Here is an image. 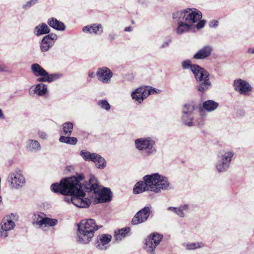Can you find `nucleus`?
Masks as SVG:
<instances>
[{"instance_id": "f257e3e1", "label": "nucleus", "mask_w": 254, "mask_h": 254, "mask_svg": "<svg viewBox=\"0 0 254 254\" xmlns=\"http://www.w3.org/2000/svg\"><path fill=\"white\" fill-rule=\"evenodd\" d=\"M84 182L83 175L77 174L76 176L62 180L59 184H52L51 189L55 192L69 195L64 197V201L71 202L77 207H88L93 201L104 202L111 200L110 190L104 188L101 190L95 177L90 176L88 183Z\"/></svg>"}, {"instance_id": "f03ea898", "label": "nucleus", "mask_w": 254, "mask_h": 254, "mask_svg": "<svg viewBox=\"0 0 254 254\" xmlns=\"http://www.w3.org/2000/svg\"><path fill=\"white\" fill-rule=\"evenodd\" d=\"M145 179L150 191L159 193L162 190H168L171 188L168 179L158 173L145 175Z\"/></svg>"}, {"instance_id": "7ed1b4c3", "label": "nucleus", "mask_w": 254, "mask_h": 254, "mask_svg": "<svg viewBox=\"0 0 254 254\" xmlns=\"http://www.w3.org/2000/svg\"><path fill=\"white\" fill-rule=\"evenodd\" d=\"M198 107L193 102H188L184 105L182 107V115L181 117L183 123L188 127H192L196 125L201 126L202 122H197L195 120V112Z\"/></svg>"}, {"instance_id": "20e7f679", "label": "nucleus", "mask_w": 254, "mask_h": 254, "mask_svg": "<svg viewBox=\"0 0 254 254\" xmlns=\"http://www.w3.org/2000/svg\"><path fill=\"white\" fill-rule=\"evenodd\" d=\"M201 13L195 8H188L173 13L174 19H183L191 26L201 18Z\"/></svg>"}, {"instance_id": "39448f33", "label": "nucleus", "mask_w": 254, "mask_h": 254, "mask_svg": "<svg viewBox=\"0 0 254 254\" xmlns=\"http://www.w3.org/2000/svg\"><path fill=\"white\" fill-rule=\"evenodd\" d=\"M10 188L12 190H18L23 187L26 184V179L22 171L17 170L10 173L7 179Z\"/></svg>"}, {"instance_id": "423d86ee", "label": "nucleus", "mask_w": 254, "mask_h": 254, "mask_svg": "<svg viewBox=\"0 0 254 254\" xmlns=\"http://www.w3.org/2000/svg\"><path fill=\"white\" fill-rule=\"evenodd\" d=\"M136 148L139 151H145L148 155L156 152L155 141L150 137L139 138L134 142Z\"/></svg>"}, {"instance_id": "0eeeda50", "label": "nucleus", "mask_w": 254, "mask_h": 254, "mask_svg": "<svg viewBox=\"0 0 254 254\" xmlns=\"http://www.w3.org/2000/svg\"><path fill=\"white\" fill-rule=\"evenodd\" d=\"M195 77L200 82L197 87L198 91L200 92L204 93L210 87L211 84L209 80V74L204 69L200 72H197Z\"/></svg>"}, {"instance_id": "6e6552de", "label": "nucleus", "mask_w": 254, "mask_h": 254, "mask_svg": "<svg viewBox=\"0 0 254 254\" xmlns=\"http://www.w3.org/2000/svg\"><path fill=\"white\" fill-rule=\"evenodd\" d=\"M163 236L158 233H153L145 239V249L151 254H155V249L160 243Z\"/></svg>"}, {"instance_id": "1a4fd4ad", "label": "nucleus", "mask_w": 254, "mask_h": 254, "mask_svg": "<svg viewBox=\"0 0 254 254\" xmlns=\"http://www.w3.org/2000/svg\"><path fill=\"white\" fill-rule=\"evenodd\" d=\"M233 86L236 91L241 95H249L252 91V87L250 83L242 79L235 80Z\"/></svg>"}, {"instance_id": "9d476101", "label": "nucleus", "mask_w": 254, "mask_h": 254, "mask_svg": "<svg viewBox=\"0 0 254 254\" xmlns=\"http://www.w3.org/2000/svg\"><path fill=\"white\" fill-rule=\"evenodd\" d=\"M151 208V207L146 206L138 211L132 219V224L135 225L146 221L149 216Z\"/></svg>"}, {"instance_id": "9b49d317", "label": "nucleus", "mask_w": 254, "mask_h": 254, "mask_svg": "<svg viewBox=\"0 0 254 254\" xmlns=\"http://www.w3.org/2000/svg\"><path fill=\"white\" fill-rule=\"evenodd\" d=\"M219 104L217 102L212 100H208L204 102L202 107L198 109L200 118L203 120L206 117V114L205 110L209 112H212L216 110Z\"/></svg>"}, {"instance_id": "f8f14e48", "label": "nucleus", "mask_w": 254, "mask_h": 254, "mask_svg": "<svg viewBox=\"0 0 254 254\" xmlns=\"http://www.w3.org/2000/svg\"><path fill=\"white\" fill-rule=\"evenodd\" d=\"M0 225L1 230L0 231V237L6 238L8 236L7 231L14 228L15 223L9 216H6L2 219Z\"/></svg>"}, {"instance_id": "ddd939ff", "label": "nucleus", "mask_w": 254, "mask_h": 254, "mask_svg": "<svg viewBox=\"0 0 254 254\" xmlns=\"http://www.w3.org/2000/svg\"><path fill=\"white\" fill-rule=\"evenodd\" d=\"M78 229L88 232L94 236V232L98 229V227L96 225L94 220L89 219L82 220L78 224Z\"/></svg>"}, {"instance_id": "4468645a", "label": "nucleus", "mask_w": 254, "mask_h": 254, "mask_svg": "<svg viewBox=\"0 0 254 254\" xmlns=\"http://www.w3.org/2000/svg\"><path fill=\"white\" fill-rule=\"evenodd\" d=\"M112 236L108 234H101L96 238L95 246L99 250H105L109 246L112 240Z\"/></svg>"}, {"instance_id": "2eb2a0df", "label": "nucleus", "mask_w": 254, "mask_h": 254, "mask_svg": "<svg viewBox=\"0 0 254 254\" xmlns=\"http://www.w3.org/2000/svg\"><path fill=\"white\" fill-rule=\"evenodd\" d=\"M96 75L99 81L103 83H108L111 80L113 73L109 68L104 66L98 69Z\"/></svg>"}, {"instance_id": "dca6fc26", "label": "nucleus", "mask_w": 254, "mask_h": 254, "mask_svg": "<svg viewBox=\"0 0 254 254\" xmlns=\"http://www.w3.org/2000/svg\"><path fill=\"white\" fill-rule=\"evenodd\" d=\"M148 93L147 87H140L132 92L131 97L135 102L140 104L148 96Z\"/></svg>"}, {"instance_id": "f3484780", "label": "nucleus", "mask_w": 254, "mask_h": 254, "mask_svg": "<svg viewBox=\"0 0 254 254\" xmlns=\"http://www.w3.org/2000/svg\"><path fill=\"white\" fill-rule=\"evenodd\" d=\"M57 39V37L56 35L50 34L45 36L41 42V51L44 52L48 51L53 46Z\"/></svg>"}, {"instance_id": "a211bd4d", "label": "nucleus", "mask_w": 254, "mask_h": 254, "mask_svg": "<svg viewBox=\"0 0 254 254\" xmlns=\"http://www.w3.org/2000/svg\"><path fill=\"white\" fill-rule=\"evenodd\" d=\"M30 95L36 94L39 96H44L48 93V88L46 84L39 83L32 86L29 89Z\"/></svg>"}, {"instance_id": "6ab92c4d", "label": "nucleus", "mask_w": 254, "mask_h": 254, "mask_svg": "<svg viewBox=\"0 0 254 254\" xmlns=\"http://www.w3.org/2000/svg\"><path fill=\"white\" fill-rule=\"evenodd\" d=\"M93 235L90 233L78 229L77 232V241L81 244H87L91 241Z\"/></svg>"}, {"instance_id": "aec40b11", "label": "nucleus", "mask_w": 254, "mask_h": 254, "mask_svg": "<svg viewBox=\"0 0 254 254\" xmlns=\"http://www.w3.org/2000/svg\"><path fill=\"white\" fill-rule=\"evenodd\" d=\"M212 50V47L211 46H204L194 55L193 58L196 60L205 59L210 56Z\"/></svg>"}, {"instance_id": "412c9836", "label": "nucleus", "mask_w": 254, "mask_h": 254, "mask_svg": "<svg viewBox=\"0 0 254 254\" xmlns=\"http://www.w3.org/2000/svg\"><path fill=\"white\" fill-rule=\"evenodd\" d=\"M82 31L85 33L98 35H101L103 32L102 26L100 24H94L91 26H84L82 28Z\"/></svg>"}, {"instance_id": "4be33fe9", "label": "nucleus", "mask_w": 254, "mask_h": 254, "mask_svg": "<svg viewBox=\"0 0 254 254\" xmlns=\"http://www.w3.org/2000/svg\"><path fill=\"white\" fill-rule=\"evenodd\" d=\"M143 181H139L135 185L133 188L134 193L138 194L145 191H150L145 179V176L143 177Z\"/></svg>"}, {"instance_id": "5701e85b", "label": "nucleus", "mask_w": 254, "mask_h": 254, "mask_svg": "<svg viewBox=\"0 0 254 254\" xmlns=\"http://www.w3.org/2000/svg\"><path fill=\"white\" fill-rule=\"evenodd\" d=\"M182 67L184 69H187L190 68L194 76H195L197 72H200L204 68L200 67L199 65L192 64L190 60H186L182 63Z\"/></svg>"}, {"instance_id": "b1692460", "label": "nucleus", "mask_w": 254, "mask_h": 254, "mask_svg": "<svg viewBox=\"0 0 254 254\" xmlns=\"http://www.w3.org/2000/svg\"><path fill=\"white\" fill-rule=\"evenodd\" d=\"M26 148L28 151L36 152L40 150L41 145L37 140L30 139L27 141Z\"/></svg>"}, {"instance_id": "393cba45", "label": "nucleus", "mask_w": 254, "mask_h": 254, "mask_svg": "<svg viewBox=\"0 0 254 254\" xmlns=\"http://www.w3.org/2000/svg\"><path fill=\"white\" fill-rule=\"evenodd\" d=\"M48 24L50 26L57 30L64 31L65 29L64 24L55 18H49L48 20Z\"/></svg>"}, {"instance_id": "a878e982", "label": "nucleus", "mask_w": 254, "mask_h": 254, "mask_svg": "<svg viewBox=\"0 0 254 254\" xmlns=\"http://www.w3.org/2000/svg\"><path fill=\"white\" fill-rule=\"evenodd\" d=\"M178 21V27L176 31L178 34L181 35L189 30L191 25L183 19H176Z\"/></svg>"}, {"instance_id": "bb28decb", "label": "nucleus", "mask_w": 254, "mask_h": 254, "mask_svg": "<svg viewBox=\"0 0 254 254\" xmlns=\"http://www.w3.org/2000/svg\"><path fill=\"white\" fill-rule=\"evenodd\" d=\"M50 29L45 23H42L37 25L34 30V33L37 36L50 33Z\"/></svg>"}, {"instance_id": "cd10ccee", "label": "nucleus", "mask_w": 254, "mask_h": 254, "mask_svg": "<svg viewBox=\"0 0 254 254\" xmlns=\"http://www.w3.org/2000/svg\"><path fill=\"white\" fill-rule=\"evenodd\" d=\"M234 155V152L232 151H222L219 154V160L230 165Z\"/></svg>"}, {"instance_id": "c85d7f7f", "label": "nucleus", "mask_w": 254, "mask_h": 254, "mask_svg": "<svg viewBox=\"0 0 254 254\" xmlns=\"http://www.w3.org/2000/svg\"><path fill=\"white\" fill-rule=\"evenodd\" d=\"M31 69L36 76L47 75V71L38 64H32Z\"/></svg>"}, {"instance_id": "c756f323", "label": "nucleus", "mask_w": 254, "mask_h": 254, "mask_svg": "<svg viewBox=\"0 0 254 254\" xmlns=\"http://www.w3.org/2000/svg\"><path fill=\"white\" fill-rule=\"evenodd\" d=\"M97 153H91L86 150H82L80 152V156L86 161L93 162L96 159Z\"/></svg>"}, {"instance_id": "7c9ffc66", "label": "nucleus", "mask_w": 254, "mask_h": 254, "mask_svg": "<svg viewBox=\"0 0 254 254\" xmlns=\"http://www.w3.org/2000/svg\"><path fill=\"white\" fill-rule=\"evenodd\" d=\"M73 127V124L71 122H67L64 123L62 125V134L64 135L70 136L71 134Z\"/></svg>"}, {"instance_id": "2f4dec72", "label": "nucleus", "mask_w": 254, "mask_h": 254, "mask_svg": "<svg viewBox=\"0 0 254 254\" xmlns=\"http://www.w3.org/2000/svg\"><path fill=\"white\" fill-rule=\"evenodd\" d=\"M96 159L93 161L96 167L100 169H103L106 166V162L105 159L99 154H97Z\"/></svg>"}, {"instance_id": "473e14b6", "label": "nucleus", "mask_w": 254, "mask_h": 254, "mask_svg": "<svg viewBox=\"0 0 254 254\" xmlns=\"http://www.w3.org/2000/svg\"><path fill=\"white\" fill-rule=\"evenodd\" d=\"M66 136H61L59 138L60 142L70 145H75L77 143V139L76 137Z\"/></svg>"}, {"instance_id": "72a5a7b5", "label": "nucleus", "mask_w": 254, "mask_h": 254, "mask_svg": "<svg viewBox=\"0 0 254 254\" xmlns=\"http://www.w3.org/2000/svg\"><path fill=\"white\" fill-rule=\"evenodd\" d=\"M129 228H126L119 230L118 232H115V238L117 241H121L122 238L125 237L127 233L130 231Z\"/></svg>"}, {"instance_id": "f704fd0d", "label": "nucleus", "mask_w": 254, "mask_h": 254, "mask_svg": "<svg viewBox=\"0 0 254 254\" xmlns=\"http://www.w3.org/2000/svg\"><path fill=\"white\" fill-rule=\"evenodd\" d=\"M184 247L188 250H194L196 249L201 248L204 246L202 242H195L193 243H184Z\"/></svg>"}, {"instance_id": "c9c22d12", "label": "nucleus", "mask_w": 254, "mask_h": 254, "mask_svg": "<svg viewBox=\"0 0 254 254\" xmlns=\"http://www.w3.org/2000/svg\"><path fill=\"white\" fill-rule=\"evenodd\" d=\"M58 223V220L56 219H52L50 218L45 217L44 219L42 220L41 221V224H42V227L48 225L51 227H53L57 225Z\"/></svg>"}, {"instance_id": "e433bc0d", "label": "nucleus", "mask_w": 254, "mask_h": 254, "mask_svg": "<svg viewBox=\"0 0 254 254\" xmlns=\"http://www.w3.org/2000/svg\"><path fill=\"white\" fill-rule=\"evenodd\" d=\"M215 167L217 171L221 173L226 171L229 169L230 165L219 160L216 163Z\"/></svg>"}, {"instance_id": "4c0bfd02", "label": "nucleus", "mask_w": 254, "mask_h": 254, "mask_svg": "<svg viewBox=\"0 0 254 254\" xmlns=\"http://www.w3.org/2000/svg\"><path fill=\"white\" fill-rule=\"evenodd\" d=\"M42 214H41L40 213H35L33 214L32 217V220H33V223L36 224L37 225H39L42 227V224H41V221H42V220L44 219V217H43L41 215Z\"/></svg>"}, {"instance_id": "58836bf2", "label": "nucleus", "mask_w": 254, "mask_h": 254, "mask_svg": "<svg viewBox=\"0 0 254 254\" xmlns=\"http://www.w3.org/2000/svg\"><path fill=\"white\" fill-rule=\"evenodd\" d=\"M46 74V75H47L48 82H51L54 81H55L61 78L62 76V74L61 73H55L49 74L47 72Z\"/></svg>"}, {"instance_id": "ea45409f", "label": "nucleus", "mask_w": 254, "mask_h": 254, "mask_svg": "<svg viewBox=\"0 0 254 254\" xmlns=\"http://www.w3.org/2000/svg\"><path fill=\"white\" fill-rule=\"evenodd\" d=\"M97 104L105 110L109 111L111 109V106L107 100H99Z\"/></svg>"}, {"instance_id": "a19ab883", "label": "nucleus", "mask_w": 254, "mask_h": 254, "mask_svg": "<svg viewBox=\"0 0 254 254\" xmlns=\"http://www.w3.org/2000/svg\"><path fill=\"white\" fill-rule=\"evenodd\" d=\"M38 0H29L27 1L23 5V8L24 9H27L33 5L35 4L37 2Z\"/></svg>"}, {"instance_id": "79ce46f5", "label": "nucleus", "mask_w": 254, "mask_h": 254, "mask_svg": "<svg viewBox=\"0 0 254 254\" xmlns=\"http://www.w3.org/2000/svg\"><path fill=\"white\" fill-rule=\"evenodd\" d=\"M147 92H148V96L150 94H159L161 90L154 88H149L147 87Z\"/></svg>"}, {"instance_id": "37998d69", "label": "nucleus", "mask_w": 254, "mask_h": 254, "mask_svg": "<svg viewBox=\"0 0 254 254\" xmlns=\"http://www.w3.org/2000/svg\"><path fill=\"white\" fill-rule=\"evenodd\" d=\"M171 42L172 40L171 39L166 40L160 45L159 47L160 49H162L168 47Z\"/></svg>"}, {"instance_id": "c03bdc74", "label": "nucleus", "mask_w": 254, "mask_h": 254, "mask_svg": "<svg viewBox=\"0 0 254 254\" xmlns=\"http://www.w3.org/2000/svg\"><path fill=\"white\" fill-rule=\"evenodd\" d=\"M38 134L39 137L43 140H46L48 138V135L47 133L44 131L39 130L38 132Z\"/></svg>"}, {"instance_id": "a18cd8bd", "label": "nucleus", "mask_w": 254, "mask_h": 254, "mask_svg": "<svg viewBox=\"0 0 254 254\" xmlns=\"http://www.w3.org/2000/svg\"><path fill=\"white\" fill-rule=\"evenodd\" d=\"M175 214L181 218H184L185 217V213L180 207H177Z\"/></svg>"}, {"instance_id": "49530a36", "label": "nucleus", "mask_w": 254, "mask_h": 254, "mask_svg": "<svg viewBox=\"0 0 254 254\" xmlns=\"http://www.w3.org/2000/svg\"><path fill=\"white\" fill-rule=\"evenodd\" d=\"M37 79V81L39 82H48L47 75H42L40 76Z\"/></svg>"}, {"instance_id": "de8ad7c7", "label": "nucleus", "mask_w": 254, "mask_h": 254, "mask_svg": "<svg viewBox=\"0 0 254 254\" xmlns=\"http://www.w3.org/2000/svg\"><path fill=\"white\" fill-rule=\"evenodd\" d=\"M218 23L217 20H213L209 22V25L210 27H216L218 26Z\"/></svg>"}, {"instance_id": "09e8293b", "label": "nucleus", "mask_w": 254, "mask_h": 254, "mask_svg": "<svg viewBox=\"0 0 254 254\" xmlns=\"http://www.w3.org/2000/svg\"><path fill=\"white\" fill-rule=\"evenodd\" d=\"M205 22L204 20L199 21L196 24V28L197 29L202 28L204 26Z\"/></svg>"}, {"instance_id": "8fccbe9b", "label": "nucleus", "mask_w": 254, "mask_h": 254, "mask_svg": "<svg viewBox=\"0 0 254 254\" xmlns=\"http://www.w3.org/2000/svg\"><path fill=\"white\" fill-rule=\"evenodd\" d=\"M116 36V35L115 34L111 33V34H109V35L108 40L110 42H112L115 39Z\"/></svg>"}, {"instance_id": "3c124183", "label": "nucleus", "mask_w": 254, "mask_h": 254, "mask_svg": "<svg viewBox=\"0 0 254 254\" xmlns=\"http://www.w3.org/2000/svg\"><path fill=\"white\" fill-rule=\"evenodd\" d=\"M177 209V207H169L167 208V210L169 211H171L175 213Z\"/></svg>"}, {"instance_id": "603ef678", "label": "nucleus", "mask_w": 254, "mask_h": 254, "mask_svg": "<svg viewBox=\"0 0 254 254\" xmlns=\"http://www.w3.org/2000/svg\"><path fill=\"white\" fill-rule=\"evenodd\" d=\"M188 207L189 206L188 204H184L180 206L183 212L184 211L187 210L188 209Z\"/></svg>"}, {"instance_id": "864d4df0", "label": "nucleus", "mask_w": 254, "mask_h": 254, "mask_svg": "<svg viewBox=\"0 0 254 254\" xmlns=\"http://www.w3.org/2000/svg\"><path fill=\"white\" fill-rule=\"evenodd\" d=\"M6 67L3 65L0 64V71H6Z\"/></svg>"}, {"instance_id": "5fc2aeb1", "label": "nucleus", "mask_w": 254, "mask_h": 254, "mask_svg": "<svg viewBox=\"0 0 254 254\" xmlns=\"http://www.w3.org/2000/svg\"><path fill=\"white\" fill-rule=\"evenodd\" d=\"M248 53L249 54H254V48H250L248 50Z\"/></svg>"}, {"instance_id": "6e6d98bb", "label": "nucleus", "mask_w": 254, "mask_h": 254, "mask_svg": "<svg viewBox=\"0 0 254 254\" xmlns=\"http://www.w3.org/2000/svg\"><path fill=\"white\" fill-rule=\"evenodd\" d=\"M88 76L91 78L94 77L95 76L94 72L93 71H89L88 72Z\"/></svg>"}, {"instance_id": "4d7b16f0", "label": "nucleus", "mask_w": 254, "mask_h": 254, "mask_svg": "<svg viewBox=\"0 0 254 254\" xmlns=\"http://www.w3.org/2000/svg\"><path fill=\"white\" fill-rule=\"evenodd\" d=\"M4 119H5L4 115L3 114L1 110L0 109V119L4 120Z\"/></svg>"}, {"instance_id": "13d9d810", "label": "nucleus", "mask_w": 254, "mask_h": 254, "mask_svg": "<svg viewBox=\"0 0 254 254\" xmlns=\"http://www.w3.org/2000/svg\"><path fill=\"white\" fill-rule=\"evenodd\" d=\"M125 31L126 32H130L131 31V27H127L125 28Z\"/></svg>"}]
</instances>
